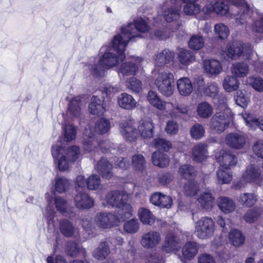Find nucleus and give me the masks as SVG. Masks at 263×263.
Masks as SVG:
<instances>
[{"label":"nucleus","instance_id":"nucleus-16","mask_svg":"<svg viewBox=\"0 0 263 263\" xmlns=\"http://www.w3.org/2000/svg\"><path fill=\"white\" fill-rule=\"evenodd\" d=\"M154 127L155 125L151 120L141 119L138 125V133L143 139H150L153 136Z\"/></svg>","mask_w":263,"mask_h":263},{"label":"nucleus","instance_id":"nucleus-7","mask_svg":"<svg viewBox=\"0 0 263 263\" xmlns=\"http://www.w3.org/2000/svg\"><path fill=\"white\" fill-rule=\"evenodd\" d=\"M230 4L242 10V17L249 11L250 8L245 0H215V12L220 15L227 14L230 9Z\"/></svg>","mask_w":263,"mask_h":263},{"label":"nucleus","instance_id":"nucleus-1","mask_svg":"<svg viewBox=\"0 0 263 263\" xmlns=\"http://www.w3.org/2000/svg\"><path fill=\"white\" fill-rule=\"evenodd\" d=\"M121 34H117L112 39L111 47L103 46L100 49V57L95 58L89 66L91 74L96 77H102L105 70L117 65L125 58V50L127 46Z\"/></svg>","mask_w":263,"mask_h":263},{"label":"nucleus","instance_id":"nucleus-61","mask_svg":"<svg viewBox=\"0 0 263 263\" xmlns=\"http://www.w3.org/2000/svg\"><path fill=\"white\" fill-rule=\"evenodd\" d=\"M229 35L228 28L223 24H217L215 26V39L216 37L224 39Z\"/></svg>","mask_w":263,"mask_h":263},{"label":"nucleus","instance_id":"nucleus-11","mask_svg":"<svg viewBox=\"0 0 263 263\" xmlns=\"http://www.w3.org/2000/svg\"><path fill=\"white\" fill-rule=\"evenodd\" d=\"M214 221L211 218L203 217L198 220L195 226V234L200 239H206L213 233Z\"/></svg>","mask_w":263,"mask_h":263},{"label":"nucleus","instance_id":"nucleus-38","mask_svg":"<svg viewBox=\"0 0 263 263\" xmlns=\"http://www.w3.org/2000/svg\"><path fill=\"white\" fill-rule=\"evenodd\" d=\"M131 165L136 171L143 172L146 167V161L142 155L136 154L132 158Z\"/></svg>","mask_w":263,"mask_h":263},{"label":"nucleus","instance_id":"nucleus-2","mask_svg":"<svg viewBox=\"0 0 263 263\" xmlns=\"http://www.w3.org/2000/svg\"><path fill=\"white\" fill-rule=\"evenodd\" d=\"M110 128V123L109 120L101 118L96 123L94 128L89 126L86 127L84 130L83 147L85 151L89 152L97 148L98 145L102 153H106L109 150L112 143L108 140L98 142L96 140L95 133L103 135L107 133Z\"/></svg>","mask_w":263,"mask_h":263},{"label":"nucleus","instance_id":"nucleus-55","mask_svg":"<svg viewBox=\"0 0 263 263\" xmlns=\"http://www.w3.org/2000/svg\"><path fill=\"white\" fill-rule=\"evenodd\" d=\"M124 230L127 233L134 234L139 229V223L137 219H133L126 222L123 226Z\"/></svg>","mask_w":263,"mask_h":263},{"label":"nucleus","instance_id":"nucleus-47","mask_svg":"<svg viewBox=\"0 0 263 263\" xmlns=\"http://www.w3.org/2000/svg\"><path fill=\"white\" fill-rule=\"evenodd\" d=\"M178 59L182 64L187 65L195 60V57L191 51L182 50L179 53Z\"/></svg>","mask_w":263,"mask_h":263},{"label":"nucleus","instance_id":"nucleus-21","mask_svg":"<svg viewBox=\"0 0 263 263\" xmlns=\"http://www.w3.org/2000/svg\"><path fill=\"white\" fill-rule=\"evenodd\" d=\"M151 202L161 208H170L173 204V200L171 197L160 192L154 193L150 198Z\"/></svg>","mask_w":263,"mask_h":263},{"label":"nucleus","instance_id":"nucleus-64","mask_svg":"<svg viewBox=\"0 0 263 263\" xmlns=\"http://www.w3.org/2000/svg\"><path fill=\"white\" fill-rule=\"evenodd\" d=\"M260 215V209H254L249 211L245 215V220L249 223L253 222Z\"/></svg>","mask_w":263,"mask_h":263},{"label":"nucleus","instance_id":"nucleus-25","mask_svg":"<svg viewBox=\"0 0 263 263\" xmlns=\"http://www.w3.org/2000/svg\"><path fill=\"white\" fill-rule=\"evenodd\" d=\"M226 142L230 147L239 149L243 147L245 143V138L237 133L228 134L226 137Z\"/></svg>","mask_w":263,"mask_h":263},{"label":"nucleus","instance_id":"nucleus-14","mask_svg":"<svg viewBox=\"0 0 263 263\" xmlns=\"http://www.w3.org/2000/svg\"><path fill=\"white\" fill-rule=\"evenodd\" d=\"M161 241L160 233L155 231H150L143 234L140 243L145 249H153L158 245Z\"/></svg>","mask_w":263,"mask_h":263},{"label":"nucleus","instance_id":"nucleus-59","mask_svg":"<svg viewBox=\"0 0 263 263\" xmlns=\"http://www.w3.org/2000/svg\"><path fill=\"white\" fill-rule=\"evenodd\" d=\"M189 47L194 50H199L204 46V41L202 36L198 35L192 36L189 42Z\"/></svg>","mask_w":263,"mask_h":263},{"label":"nucleus","instance_id":"nucleus-52","mask_svg":"<svg viewBox=\"0 0 263 263\" xmlns=\"http://www.w3.org/2000/svg\"><path fill=\"white\" fill-rule=\"evenodd\" d=\"M230 170L220 167L218 171L217 176L218 180L222 183H228L231 181L232 176Z\"/></svg>","mask_w":263,"mask_h":263},{"label":"nucleus","instance_id":"nucleus-49","mask_svg":"<svg viewBox=\"0 0 263 263\" xmlns=\"http://www.w3.org/2000/svg\"><path fill=\"white\" fill-rule=\"evenodd\" d=\"M153 144L156 148L165 152L168 151L172 147V143L170 141L160 138L155 139Z\"/></svg>","mask_w":263,"mask_h":263},{"label":"nucleus","instance_id":"nucleus-30","mask_svg":"<svg viewBox=\"0 0 263 263\" xmlns=\"http://www.w3.org/2000/svg\"><path fill=\"white\" fill-rule=\"evenodd\" d=\"M219 208L224 213H230L234 211L236 206L234 201L228 197H220L217 201Z\"/></svg>","mask_w":263,"mask_h":263},{"label":"nucleus","instance_id":"nucleus-58","mask_svg":"<svg viewBox=\"0 0 263 263\" xmlns=\"http://www.w3.org/2000/svg\"><path fill=\"white\" fill-rule=\"evenodd\" d=\"M197 112L200 117L208 118L212 115V107L208 103L203 102L199 104Z\"/></svg>","mask_w":263,"mask_h":263},{"label":"nucleus","instance_id":"nucleus-6","mask_svg":"<svg viewBox=\"0 0 263 263\" xmlns=\"http://www.w3.org/2000/svg\"><path fill=\"white\" fill-rule=\"evenodd\" d=\"M174 76L170 72H159L155 79V84L158 91L163 96L170 97L174 90Z\"/></svg>","mask_w":263,"mask_h":263},{"label":"nucleus","instance_id":"nucleus-31","mask_svg":"<svg viewBox=\"0 0 263 263\" xmlns=\"http://www.w3.org/2000/svg\"><path fill=\"white\" fill-rule=\"evenodd\" d=\"M174 57V53L169 50L165 49L158 53L154 58L156 65L161 66L172 61Z\"/></svg>","mask_w":263,"mask_h":263},{"label":"nucleus","instance_id":"nucleus-36","mask_svg":"<svg viewBox=\"0 0 263 263\" xmlns=\"http://www.w3.org/2000/svg\"><path fill=\"white\" fill-rule=\"evenodd\" d=\"M180 5L167 8L163 11V17L167 22L176 21L180 17Z\"/></svg>","mask_w":263,"mask_h":263},{"label":"nucleus","instance_id":"nucleus-19","mask_svg":"<svg viewBox=\"0 0 263 263\" xmlns=\"http://www.w3.org/2000/svg\"><path fill=\"white\" fill-rule=\"evenodd\" d=\"M147 99L152 105L160 110H165L166 112H168V109L173 107L172 103L163 101L160 99L157 93L152 90L148 92Z\"/></svg>","mask_w":263,"mask_h":263},{"label":"nucleus","instance_id":"nucleus-56","mask_svg":"<svg viewBox=\"0 0 263 263\" xmlns=\"http://www.w3.org/2000/svg\"><path fill=\"white\" fill-rule=\"evenodd\" d=\"M199 189L196 182L194 180H189L184 186L183 192L186 196H194Z\"/></svg>","mask_w":263,"mask_h":263},{"label":"nucleus","instance_id":"nucleus-43","mask_svg":"<svg viewBox=\"0 0 263 263\" xmlns=\"http://www.w3.org/2000/svg\"><path fill=\"white\" fill-rule=\"evenodd\" d=\"M237 200L240 203L250 207L256 203L257 197L256 195L253 193H243L238 196Z\"/></svg>","mask_w":263,"mask_h":263},{"label":"nucleus","instance_id":"nucleus-40","mask_svg":"<svg viewBox=\"0 0 263 263\" xmlns=\"http://www.w3.org/2000/svg\"><path fill=\"white\" fill-rule=\"evenodd\" d=\"M229 238L233 245L235 247H239L245 242V236L240 231L236 229L230 231Z\"/></svg>","mask_w":263,"mask_h":263},{"label":"nucleus","instance_id":"nucleus-33","mask_svg":"<svg viewBox=\"0 0 263 263\" xmlns=\"http://www.w3.org/2000/svg\"><path fill=\"white\" fill-rule=\"evenodd\" d=\"M80 99L79 97L73 98L70 102L67 116L71 118H78L80 115Z\"/></svg>","mask_w":263,"mask_h":263},{"label":"nucleus","instance_id":"nucleus-53","mask_svg":"<svg viewBox=\"0 0 263 263\" xmlns=\"http://www.w3.org/2000/svg\"><path fill=\"white\" fill-rule=\"evenodd\" d=\"M247 82L256 91L263 92V79L259 77L252 76L247 79Z\"/></svg>","mask_w":263,"mask_h":263},{"label":"nucleus","instance_id":"nucleus-45","mask_svg":"<svg viewBox=\"0 0 263 263\" xmlns=\"http://www.w3.org/2000/svg\"><path fill=\"white\" fill-rule=\"evenodd\" d=\"M59 229L61 233L66 237H71L74 233V228L68 220H62L60 222Z\"/></svg>","mask_w":263,"mask_h":263},{"label":"nucleus","instance_id":"nucleus-44","mask_svg":"<svg viewBox=\"0 0 263 263\" xmlns=\"http://www.w3.org/2000/svg\"><path fill=\"white\" fill-rule=\"evenodd\" d=\"M239 86V82L234 76L226 77L223 82V86L226 91L231 92L236 90Z\"/></svg>","mask_w":263,"mask_h":263},{"label":"nucleus","instance_id":"nucleus-60","mask_svg":"<svg viewBox=\"0 0 263 263\" xmlns=\"http://www.w3.org/2000/svg\"><path fill=\"white\" fill-rule=\"evenodd\" d=\"M63 128L64 132V138L66 141H70L76 138L77 132L73 125L65 124Z\"/></svg>","mask_w":263,"mask_h":263},{"label":"nucleus","instance_id":"nucleus-41","mask_svg":"<svg viewBox=\"0 0 263 263\" xmlns=\"http://www.w3.org/2000/svg\"><path fill=\"white\" fill-rule=\"evenodd\" d=\"M201 206L205 209H209L213 206V198L210 191H206L201 194L198 199Z\"/></svg>","mask_w":263,"mask_h":263},{"label":"nucleus","instance_id":"nucleus-48","mask_svg":"<svg viewBox=\"0 0 263 263\" xmlns=\"http://www.w3.org/2000/svg\"><path fill=\"white\" fill-rule=\"evenodd\" d=\"M64 154L73 163L80 156L79 148L77 146H71L67 148L64 147Z\"/></svg>","mask_w":263,"mask_h":263},{"label":"nucleus","instance_id":"nucleus-17","mask_svg":"<svg viewBox=\"0 0 263 263\" xmlns=\"http://www.w3.org/2000/svg\"><path fill=\"white\" fill-rule=\"evenodd\" d=\"M261 171L257 166L253 165L248 166L242 178L246 182L253 183L256 184H260Z\"/></svg>","mask_w":263,"mask_h":263},{"label":"nucleus","instance_id":"nucleus-20","mask_svg":"<svg viewBox=\"0 0 263 263\" xmlns=\"http://www.w3.org/2000/svg\"><path fill=\"white\" fill-rule=\"evenodd\" d=\"M217 160L221 168L231 169L237 163V158L235 155L225 151H221Z\"/></svg>","mask_w":263,"mask_h":263},{"label":"nucleus","instance_id":"nucleus-4","mask_svg":"<svg viewBox=\"0 0 263 263\" xmlns=\"http://www.w3.org/2000/svg\"><path fill=\"white\" fill-rule=\"evenodd\" d=\"M218 103L215 104V130L221 133L224 130L232 118V113L227 105V99L221 96L218 98Z\"/></svg>","mask_w":263,"mask_h":263},{"label":"nucleus","instance_id":"nucleus-15","mask_svg":"<svg viewBox=\"0 0 263 263\" xmlns=\"http://www.w3.org/2000/svg\"><path fill=\"white\" fill-rule=\"evenodd\" d=\"M74 203L78 209H89L93 206L94 200L88 194L79 191L74 197Z\"/></svg>","mask_w":263,"mask_h":263},{"label":"nucleus","instance_id":"nucleus-5","mask_svg":"<svg viewBox=\"0 0 263 263\" xmlns=\"http://www.w3.org/2000/svg\"><path fill=\"white\" fill-rule=\"evenodd\" d=\"M149 27L146 21L142 17L134 18L132 22L128 23L126 26L121 28L122 40L125 41L127 45L129 41L136 37H141V33L148 31Z\"/></svg>","mask_w":263,"mask_h":263},{"label":"nucleus","instance_id":"nucleus-35","mask_svg":"<svg viewBox=\"0 0 263 263\" xmlns=\"http://www.w3.org/2000/svg\"><path fill=\"white\" fill-rule=\"evenodd\" d=\"M153 164L160 167H164L168 165L170 159L166 154L159 151L155 152L152 155Z\"/></svg>","mask_w":263,"mask_h":263},{"label":"nucleus","instance_id":"nucleus-51","mask_svg":"<svg viewBox=\"0 0 263 263\" xmlns=\"http://www.w3.org/2000/svg\"><path fill=\"white\" fill-rule=\"evenodd\" d=\"M125 84L126 87L133 92H139L142 90V82L135 77L127 79Z\"/></svg>","mask_w":263,"mask_h":263},{"label":"nucleus","instance_id":"nucleus-24","mask_svg":"<svg viewBox=\"0 0 263 263\" xmlns=\"http://www.w3.org/2000/svg\"><path fill=\"white\" fill-rule=\"evenodd\" d=\"M241 116L250 129L255 130L259 127L263 131V117L257 119L253 115L247 112L242 113Z\"/></svg>","mask_w":263,"mask_h":263},{"label":"nucleus","instance_id":"nucleus-34","mask_svg":"<svg viewBox=\"0 0 263 263\" xmlns=\"http://www.w3.org/2000/svg\"><path fill=\"white\" fill-rule=\"evenodd\" d=\"M54 204L57 211L64 214L65 216L72 218L75 215L72 211L69 213L67 211V202L61 197H56L54 198Z\"/></svg>","mask_w":263,"mask_h":263},{"label":"nucleus","instance_id":"nucleus-29","mask_svg":"<svg viewBox=\"0 0 263 263\" xmlns=\"http://www.w3.org/2000/svg\"><path fill=\"white\" fill-rule=\"evenodd\" d=\"M112 165L105 158H102L96 166L98 172L101 173L104 178L109 179L112 176L111 170Z\"/></svg>","mask_w":263,"mask_h":263},{"label":"nucleus","instance_id":"nucleus-9","mask_svg":"<svg viewBox=\"0 0 263 263\" xmlns=\"http://www.w3.org/2000/svg\"><path fill=\"white\" fill-rule=\"evenodd\" d=\"M63 151L64 146L61 141H58L52 146L51 154L60 171L67 170L73 163L64 154Z\"/></svg>","mask_w":263,"mask_h":263},{"label":"nucleus","instance_id":"nucleus-28","mask_svg":"<svg viewBox=\"0 0 263 263\" xmlns=\"http://www.w3.org/2000/svg\"><path fill=\"white\" fill-rule=\"evenodd\" d=\"M208 156L207 147L204 144L200 143L196 145L192 150L193 159L196 162H202L206 159Z\"/></svg>","mask_w":263,"mask_h":263},{"label":"nucleus","instance_id":"nucleus-18","mask_svg":"<svg viewBox=\"0 0 263 263\" xmlns=\"http://www.w3.org/2000/svg\"><path fill=\"white\" fill-rule=\"evenodd\" d=\"M199 249L198 245L194 242H187L182 249V255H179V258L182 262L186 263V260L193 258L197 254Z\"/></svg>","mask_w":263,"mask_h":263},{"label":"nucleus","instance_id":"nucleus-54","mask_svg":"<svg viewBox=\"0 0 263 263\" xmlns=\"http://www.w3.org/2000/svg\"><path fill=\"white\" fill-rule=\"evenodd\" d=\"M183 11L187 15H196L200 12L201 7L196 2L189 3L184 6Z\"/></svg>","mask_w":263,"mask_h":263},{"label":"nucleus","instance_id":"nucleus-62","mask_svg":"<svg viewBox=\"0 0 263 263\" xmlns=\"http://www.w3.org/2000/svg\"><path fill=\"white\" fill-rule=\"evenodd\" d=\"M190 133L193 139L198 140L203 136L204 130L202 125L199 124H196L192 127Z\"/></svg>","mask_w":263,"mask_h":263},{"label":"nucleus","instance_id":"nucleus-26","mask_svg":"<svg viewBox=\"0 0 263 263\" xmlns=\"http://www.w3.org/2000/svg\"><path fill=\"white\" fill-rule=\"evenodd\" d=\"M89 110L91 114L100 116L105 111L104 101L96 96H93L89 105Z\"/></svg>","mask_w":263,"mask_h":263},{"label":"nucleus","instance_id":"nucleus-46","mask_svg":"<svg viewBox=\"0 0 263 263\" xmlns=\"http://www.w3.org/2000/svg\"><path fill=\"white\" fill-rule=\"evenodd\" d=\"M179 173L183 178L190 180L191 178L196 175V171L193 166L184 164L180 166Z\"/></svg>","mask_w":263,"mask_h":263},{"label":"nucleus","instance_id":"nucleus-37","mask_svg":"<svg viewBox=\"0 0 263 263\" xmlns=\"http://www.w3.org/2000/svg\"><path fill=\"white\" fill-rule=\"evenodd\" d=\"M231 72L235 77L242 78L249 73V67L244 63L237 62L232 65L231 68Z\"/></svg>","mask_w":263,"mask_h":263},{"label":"nucleus","instance_id":"nucleus-39","mask_svg":"<svg viewBox=\"0 0 263 263\" xmlns=\"http://www.w3.org/2000/svg\"><path fill=\"white\" fill-rule=\"evenodd\" d=\"M110 253V250L106 242H101L94 251L93 256L99 260L104 259Z\"/></svg>","mask_w":263,"mask_h":263},{"label":"nucleus","instance_id":"nucleus-63","mask_svg":"<svg viewBox=\"0 0 263 263\" xmlns=\"http://www.w3.org/2000/svg\"><path fill=\"white\" fill-rule=\"evenodd\" d=\"M54 214L55 212L53 210L51 209L49 203L44 212V215L46 217L49 227L51 228L54 227V220L53 219Z\"/></svg>","mask_w":263,"mask_h":263},{"label":"nucleus","instance_id":"nucleus-22","mask_svg":"<svg viewBox=\"0 0 263 263\" xmlns=\"http://www.w3.org/2000/svg\"><path fill=\"white\" fill-rule=\"evenodd\" d=\"M181 243L178 238L172 233H168L162 246L163 250L166 253L175 252L180 248Z\"/></svg>","mask_w":263,"mask_h":263},{"label":"nucleus","instance_id":"nucleus-23","mask_svg":"<svg viewBox=\"0 0 263 263\" xmlns=\"http://www.w3.org/2000/svg\"><path fill=\"white\" fill-rule=\"evenodd\" d=\"M118 105L126 110H132L137 106V102L133 97L127 93H122L117 98Z\"/></svg>","mask_w":263,"mask_h":263},{"label":"nucleus","instance_id":"nucleus-12","mask_svg":"<svg viewBox=\"0 0 263 263\" xmlns=\"http://www.w3.org/2000/svg\"><path fill=\"white\" fill-rule=\"evenodd\" d=\"M142 61L141 58L132 56L129 61L121 64L117 71L119 75L122 74L123 76L136 75L141 69Z\"/></svg>","mask_w":263,"mask_h":263},{"label":"nucleus","instance_id":"nucleus-8","mask_svg":"<svg viewBox=\"0 0 263 263\" xmlns=\"http://www.w3.org/2000/svg\"><path fill=\"white\" fill-rule=\"evenodd\" d=\"M227 54L232 59H251L253 51L250 44L238 42L229 46Z\"/></svg>","mask_w":263,"mask_h":263},{"label":"nucleus","instance_id":"nucleus-50","mask_svg":"<svg viewBox=\"0 0 263 263\" xmlns=\"http://www.w3.org/2000/svg\"><path fill=\"white\" fill-rule=\"evenodd\" d=\"M236 103L242 108H246L250 102V96L248 95H245L242 90H238L235 96Z\"/></svg>","mask_w":263,"mask_h":263},{"label":"nucleus","instance_id":"nucleus-32","mask_svg":"<svg viewBox=\"0 0 263 263\" xmlns=\"http://www.w3.org/2000/svg\"><path fill=\"white\" fill-rule=\"evenodd\" d=\"M138 215L139 219L144 224L152 226L155 221L156 218L155 216L146 208H139Z\"/></svg>","mask_w":263,"mask_h":263},{"label":"nucleus","instance_id":"nucleus-3","mask_svg":"<svg viewBox=\"0 0 263 263\" xmlns=\"http://www.w3.org/2000/svg\"><path fill=\"white\" fill-rule=\"evenodd\" d=\"M128 199V195L124 191H111L106 195L103 204L119 209L118 214L122 220H125L133 215V208L127 203Z\"/></svg>","mask_w":263,"mask_h":263},{"label":"nucleus","instance_id":"nucleus-13","mask_svg":"<svg viewBox=\"0 0 263 263\" xmlns=\"http://www.w3.org/2000/svg\"><path fill=\"white\" fill-rule=\"evenodd\" d=\"M119 130L123 138L126 141L135 142L138 138V133L133 120L128 119L121 122Z\"/></svg>","mask_w":263,"mask_h":263},{"label":"nucleus","instance_id":"nucleus-10","mask_svg":"<svg viewBox=\"0 0 263 263\" xmlns=\"http://www.w3.org/2000/svg\"><path fill=\"white\" fill-rule=\"evenodd\" d=\"M121 216L115 215L111 213L100 212L94 218V223L97 227L108 229L119 225L120 221H123Z\"/></svg>","mask_w":263,"mask_h":263},{"label":"nucleus","instance_id":"nucleus-27","mask_svg":"<svg viewBox=\"0 0 263 263\" xmlns=\"http://www.w3.org/2000/svg\"><path fill=\"white\" fill-rule=\"evenodd\" d=\"M178 91L181 96H187L193 91V85L190 80L186 77L179 79L177 81Z\"/></svg>","mask_w":263,"mask_h":263},{"label":"nucleus","instance_id":"nucleus-42","mask_svg":"<svg viewBox=\"0 0 263 263\" xmlns=\"http://www.w3.org/2000/svg\"><path fill=\"white\" fill-rule=\"evenodd\" d=\"M54 182L55 190L59 193H63L66 191L70 185L67 179L59 176L55 178Z\"/></svg>","mask_w":263,"mask_h":263},{"label":"nucleus","instance_id":"nucleus-57","mask_svg":"<svg viewBox=\"0 0 263 263\" xmlns=\"http://www.w3.org/2000/svg\"><path fill=\"white\" fill-rule=\"evenodd\" d=\"M86 185L89 190H97L101 185L100 177L97 175H90L86 180Z\"/></svg>","mask_w":263,"mask_h":263}]
</instances>
